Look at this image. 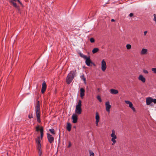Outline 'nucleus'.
Masks as SVG:
<instances>
[{
  "label": "nucleus",
  "mask_w": 156,
  "mask_h": 156,
  "mask_svg": "<svg viewBox=\"0 0 156 156\" xmlns=\"http://www.w3.org/2000/svg\"><path fill=\"white\" fill-rule=\"evenodd\" d=\"M67 128L69 131H70L71 129V125L70 123H68L67 124Z\"/></svg>",
  "instance_id": "4be33fe9"
},
{
  "label": "nucleus",
  "mask_w": 156,
  "mask_h": 156,
  "mask_svg": "<svg viewBox=\"0 0 156 156\" xmlns=\"http://www.w3.org/2000/svg\"><path fill=\"white\" fill-rule=\"evenodd\" d=\"M38 150V154L39 156H41L42 155V151L41 150V148L39 149H37Z\"/></svg>",
  "instance_id": "cd10ccee"
},
{
  "label": "nucleus",
  "mask_w": 156,
  "mask_h": 156,
  "mask_svg": "<svg viewBox=\"0 0 156 156\" xmlns=\"http://www.w3.org/2000/svg\"><path fill=\"white\" fill-rule=\"evenodd\" d=\"M143 73L146 74H147L148 73V71L146 69H144L143 70Z\"/></svg>",
  "instance_id": "72a5a7b5"
},
{
  "label": "nucleus",
  "mask_w": 156,
  "mask_h": 156,
  "mask_svg": "<svg viewBox=\"0 0 156 156\" xmlns=\"http://www.w3.org/2000/svg\"><path fill=\"white\" fill-rule=\"evenodd\" d=\"M42 130V133H43V127L41 126H37L36 127V130L37 131H40V133H41V129Z\"/></svg>",
  "instance_id": "6ab92c4d"
},
{
  "label": "nucleus",
  "mask_w": 156,
  "mask_h": 156,
  "mask_svg": "<svg viewBox=\"0 0 156 156\" xmlns=\"http://www.w3.org/2000/svg\"><path fill=\"white\" fill-rule=\"evenodd\" d=\"M80 77L81 78V79H82L83 80V81H84V83L85 84H86V79L84 77V75H82L80 76Z\"/></svg>",
  "instance_id": "b1692460"
},
{
  "label": "nucleus",
  "mask_w": 156,
  "mask_h": 156,
  "mask_svg": "<svg viewBox=\"0 0 156 156\" xmlns=\"http://www.w3.org/2000/svg\"><path fill=\"white\" fill-rule=\"evenodd\" d=\"M80 97L82 99L83 98L84 96L85 95V90L83 88H80Z\"/></svg>",
  "instance_id": "dca6fc26"
},
{
  "label": "nucleus",
  "mask_w": 156,
  "mask_h": 156,
  "mask_svg": "<svg viewBox=\"0 0 156 156\" xmlns=\"http://www.w3.org/2000/svg\"><path fill=\"white\" fill-rule=\"evenodd\" d=\"M47 138L49 142L51 143L53 142L54 140V138L52 135L48 133L47 134Z\"/></svg>",
  "instance_id": "4468645a"
},
{
  "label": "nucleus",
  "mask_w": 156,
  "mask_h": 156,
  "mask_svg": "<svg viewBox=\"0 0 156 156\" xmlns=\"http://www.w3.org/2000/svg\"><path fill=\"white\" fill-rule=\"evenodd\" d=\"M131 45L129 44H127L126 45V48L127 50H129L131 48Z\"/></svg>",
  "instance_id": "bb28decb"
},
{
  "label": "nucleus",
  "mask_w": 156,
  "mask_h": 156,
  "mask_svg": "<svg viewBox=\"0 0 156 156\" xmlns=\"http://www.w3.org/2000/svg\"><path fill=\"white\" fill-rule=\"evenodd\" d=\"M146 102L147 105H150L152 102L156 104V99H153L150 97H147L146 98Z\"/></svg>",
  "instance_id": "39448f33"
},
{
  "label": "nucleus",
  "mask_w": 156,
  "mask_h": 156,
  "mask_svg": "<svg viewBox=\"0 0 156 156\" xmlns=\"http://www.w3.org/2000/svg\"><path fill=\"white\" fill-rule=\"evenodd\" d=\"M76 72V71H72L68 74L67 76L66 80L68 84H69L72 81L74 78Z\"/></svg>",
  "instance_id": "f257e3e1"
},
{
  "label": "nucleus",
  "mask_w": 156,
  "mask_h": 156,
  "mask_svg": "<svg viewBox=\"0 0 156 156\" xmlns=\"http://www.w3.org/2000/svg\"><path fill=\"white\" fill-rule=\"evenodd\" d=\"M82 101L81 100H79L78 102V104L76 106L75 112L76 113L78 114H80L82 113Z\"/></svg>",
  "instance_id": "7ed1b4c3"
},
{
  "label": "nucleus",
  "mask_w": 156,
  "mask_h": 156,
  "mask_svg": "<svg viewBox=\"0 0 156 156\" xmlns=\"http://www.w3.org/2000/svg\"><path fill=\"white\" fill-rule=\"evenodd\" d=\"M80 55V56L84 59H85L87 57V56L84 55L83 54L80 53H79Z\"/></svg>",
  "instance_id": "a878e982"
},
{
  "label": "nucleus",
  "mask_w": 156,
  "mask_h": 156,
  "mask_svg": "<svg viewBox=\"0 0 156 156\" xmlns=\"http://www.w3.org/2000/svg\"><path fill=\"white\" fill-rule=\"evenodd\" d=\"M154 20L155 22V23L156 24V15L155 14H154Z\"/></svg>",
  "instance_id": "f704fd0d"
},
{
  "label": "nucleus",
  "mask_w": 156,
  "mask_h": 156,
  "mask_svg": "<svg viewBox=\"0 0 156 156\" xmlns=\"http://www.w3.org/2000/svg\"><path fill=\"white\" fill-rule=\"evenodd\" d=\"M111 21L112 22H114V21H115V20L114 19H112L111 20Z\"/></svg>",
  "instance_id": "58836bf2"
},
{
  "label": "nucleus",
  "mask_w": 156,
  "mask_h": 156,
  "mask_svg": "<svg viewBox=\"0 0 156 156\" xmlns=\"http://www.w3.org/2000/svg\"><path fill=\"white\" fill-rule=\"evenodd\" d=\"M147 32V31H144V36H145L146 35Z\"/></svg>",
  "instance_id": "c9c22d12"
},
{
  "label": "nucleus",
  "mask_w": 156,
  "mask_h": 156,
  "mask_svg": "<svg viewBox=\"0 0 156 156\" xmlns=\"http://www.w3.org/2000/svg\"><path fill=\"white\" fill-rule=\"evenodd\" d=\"M99 51V49L98 48H94L92 51V53L93 54H94L96 52H97L98 51Z\"/></svg>",
  "instance_id": "5701e85b"
},
{
  "label": "nucleus",
  "mask_w": 156,
  "mask_h": 156,
  "mask_svg": "<svg viewBox=\"0 0 156 156\" xmlns=\"http://www.w3.org/2000/svg\"><path fill=\"white\" fill-rule=\"evenodd\" d=\"M46 87L47 86L46 83L45 81H43L42 84V88L41 90V92L42 94H43L46 91Z\"/></svg>",
  "instance_id": "9b49d317"
},
{
  "label": "nucleus",
  "mask_w": 156,
  "mask_h": 156,
  "mask_svg": "<svg viewBox=\"0 0 156 156\" xmlns=\"http://www.w3.org/2000/svg\"><path fill=\"white\" fill-rule=\"evenodd\" d=\"M133 14L132 13H130V14H129V16L130 17H132V16H133Z\"/></svg>",
  "instance_id": "4c0bfd02"
},
{
  "label": "nucleus",
  "mask_w": 156,
  "mask_h": 156,
  "mask_svg": "<svg viewBox=\"0 0 156 156\" xmlns=\"http://www.w3.org/2000/svg\"><path fill=\"white\" fill-rule=\"evenodd\" d=\"M107 67L106 62L104 59H103L101 62V69L103 72H105Z\"/></svg>",
  "instance_id": "423d86ee"
},
{
  "label": "nucleus",
  "mask_w": 156,
  "mask_h": 156,
  "mask_svg": "<svg viewBox=\"0 0 156 156\" xmlns=\"http://www.w3.org/2000/svg\"><path fill=\"white\" fill-rule=\"evenodd\" d=\"M138 80L143 83H144L146 81V79L142 74H140L138 77Z\"/></svg>",
  "instance_id": "1a4fd4ad"
},
{
  "label": "nucleus",
  "mask_w": 156,
  "mask_h": 156,
  "mask_svg": "<svg viewBox=\"0 0 156 156\" xmlns=\"http://www.w3.org/2000/svg\"><path fill=\"white\" fill-rule=\"evenodd\" d=\"M17 1L23 7V4H22V3L20 2V0H11V3L13 6L15 7L18 8V7L17 6L15 2H16V1Z\"/></svg>",
  "instance_id": "6e6552de"
},
{
  "label": "nucleus",
  "mask_w": 156,
  "mask_h": 156,
  "mask_svg": "<svg viewBox=\"0 0 156 156\" xmlns=\"http://www.w3.org/2000/svg\"><path fill=\"white\" fill-rule=\"evenodd\" d=\"M49 131L52 134H55V132L53 129H50Z\"/></svg>",
  "instance_id": "c85d7f7f"
},
{
  "label": "nucleus",
  "mask_w": 156,
  "mask_h": 156,
  "mask_svg": "<svg viewBox=\"0 0 156 156\" xmlns=\"http://www.w3.org/2000/svg\"><path fill=\"white\" fill-rule=\"evenodd\" d=\"M95 115V124L97 126H98L99 125L98 123L100 120V117L99 115L98 112H96Z\"/></svg>",
  "instance_id": "9d476101"
},
{
  "label": "nucleus",
  "mask_w": 156,
  "mask_h": 156,
  "mask_svg": "<svg viewBox=\"0 0 156 156\" xmlns=\"http://www.w3.org/2000/svg\"><path fill=\"white\" fill-rule=\"evenodd\" d=\"M72 118L73 123H75L77 122L78 120V116L76 114H73L72 116Z\"/></svg>",
  "instance_id": "ddd939ff"
},
{
  "label": "nucleus",
  "mask_w": 156,
  "mask_h": 156,
  "mask_svg": "<svg viewBox=\"0 0 156 156\" xmlns=\"http://www.w3.org/2000/svg\"><path fill=\"white\" fill-rule=\"evenodd\" d=\"M89 156H94V154L92 151L89 150Z\"/></svg>",
  "instance_id": "393cba45"
},
{
  "label": "nucleus",
  "mask_w": 156,
  "mask_h": 156,
  "mask_svg": "<svg viewBox=\"0 0 156 156\" xmlns=\"http://www.w3.org/2000/svg\"><path fill=\"white\" fill-rule=\"evenodd\" d=\"M35 112H40V107L38 104H37V106L35 107Z\"/></svg>",
  "instance_id": "412c9836"
},
{
  "label": "nucleus",
  "mask_w": 156,
  "mask_h": 156,
  "mask_svg": "<svg viewBox=\"0 0 156 156\" xmlns=\"http://www.w3.org/2000/svg\"><path fill=\"white\" fill-rule=\"evenodd\" d=\"M97 98L100 102H101L102 101V100L101 99V97L100 96L98 95V96H97Z\"/></svg>",
  "instance_id": "7c9ffc66"
},
{
  "label": "nucleus",
  "mask_w": 156,
  "mask_h": 156,
  "mask_svg": "<svg viewBox=\"0 0 156 156\" xmlns=\"http://www.w3.org/2000/svg\"><path fill=\"white\" fill-rule=\"evenodd\" d=\"M111 137V141L112 142V145H114L116 143V139L117 138V136L116 135L115 131L114 129H112V133L110 135Z\"/></svg>",
  "instance_id": "20e7f679"
},
{
  "label": "nucleus",
  "mask_w": 156,
  "mask_h": 156,
  "mask_svg": "<svg viewBox=\"0 0 156 156\" xmlns=\"http://www.w3.org/2000/svg\"><path fill=\"white\" fill-rule=\"evenodd\" d=\"M151 70L153 73L156 74V68H153L151 69Z\"/></svg>",
  "instance_id": "c756f323"
},
{
  "label": "nucleus",
  "mask_w": 156,
  "mask_h": 156,
  "mask_svg": "<svg viewBox=\"0 0 156 156\" xmlns=\"http://www.w3.org/2000/svg\"><path fill=\"white\" fill-rule=\"evenodd\" d=\"M148 53V50L146 48H143L142 49L140 52V54L141 55H147Z\"/></svg>",
  "instance_id": "2eb2a0df"
},
{
  "label": "nucleus",
  "mask_w": 156,
  "mask_h": 156,
  "mask_svg": "<svg viewBox=\"0 0 156 156\" xmlns=\"http://www.w3.org/2000/svg\"><path fill=\"white\" fill-rule=\"evenodd\" d=\"M28 117L29 118V119H31L33 117V115L32 113H30L29 114Z\"/></svg>",
  "instance_id": "2f4dec72"
},
{
  "label": "nucleus",
  "mask_w": 156,
  "mask_h": 156,
  "mask_svg": "<svg viewBox=\"0 0 156 156\" xmlns=\"http://www.w3.org/2000/svg\"><path fill=\"white\" fill-rule=\"evenodd\" d=\"M71 145V144L70 142L69 143V145L68 146V147H69Z\"/></svg>",
  "instance_id": "e433bc0d"
},
{
  "label": "nucleus",
  "mask_w": 156,
  "mask_h": 156,
  "mask_svg": "<svg viewBox=\"0 0 156 156\" xmlns=\"http://www.w3.org/2000/svg\"><path fill=\"white\" fill-rule=\"evenodd\" d=\"M118 91L113 89H112L110 90V93L112 94H117L118 93Z\"/></svg>",
  "instance_id": "aec40b11"
},
{
  "label": "nucleus",
  "mask_w": 156,
  "mask_h": 156,
  "mask_svg": "<svg viewBox=\"0 0 156 156\" xmlns=\"http://www.w3.org/2000/svg\"><path fill=\"white\" fill-rule=\"evenodd\" d=\"M125 103L129 105V107L133 110V112H136V110L135 108L133 106L132 103L129 101L125 100Z\"/></svg>",
  "instance_id": "0eeeda50"
},
{
  "label": "nucleus",
  "mask_w": 156,
  "mask_h": 156,
  "mask_svg": "<svg viewBox=\"0 0 156 156\" xmlns=\"http://www.w3.org/2000/svg\"><path fill=\"white\" fill-rule=\"evenodd\" d=\"M41 137L38 136L35 139L36 143V146L37 149H39L41 148V141L42 139L44 134L42 133V130L41 129Z\"/></svg>",
  "instance_id": "f03ea898"
},
{
  "label": "nucleus",
  "mask_w": 156,
  "mask_h": 156,
  "mask_svg": "<svg viewBox=\"0 0 156 156\" xmlns=\"http://www.w3.org/2000/svg\"><path fill=\"white\" fill-rule=\"evenodd\" d=\"M90 41L91 43H94L95 41L94 39L93 38H91L90 39Z\"/></svg>",
  "instance_id": "473e14b6"
},
{
  "label": "nucleus",
  "mask_w": 156,
  "mask_h": 156,
  "mask_svg": "<svg viewBox=\"0 0 156 156\" xmlns=\"http://www.w3.org/2000/svg\"><path fill=\"white\" fill-rule=\"evenodd\" d=\"M36 115L37 117V122L40 123L41 122V119H40V116H41V114L40 112H35Z\"/></svg>",
  "instance_id": "a211bd4d"
},
{
  "label": "nucleus",
  "mask_w": 156,
  "mask_h": 156,
  "mask_svg": "<svg viewBox=\"0 0 156 156\" xmlns=\"http://www.w3.org/2000/svg\"><path fill=\"white\" fill-rule=\"evenodd\" d=\"M86 59L85 63L88 66H90L91 63L90 57H87L85 59Z\"/></svg>",
  "instance_id": "f3484780"
},
{
  "label": "nucleus",
  "mask_w": 156,
  "mask_h": 156,
  "mask_svg": "<svg viewBox=\"0 0 156 156\" xmlns=\"http://www.w3.org/2000/svg\"><path fill=\"white\" fill-rule=\"evenodd\" d=\"M106 106V110L108 112H110V109L111 107V105L110 104V103L108 101H106L105 103Z\"/></svg>",
  "instance_id": "f8f14e48"
}]
</instances>
